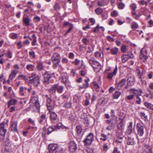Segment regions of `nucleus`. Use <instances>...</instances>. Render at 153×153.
<instances>
[{
    "mask_svg": "<svg viewBox=\"0 0 153 153\" xmlns=\"http://www.w3.org/2000/svg\"><path fill=\"white\" fill-rule=\"evenodd\" d=\"M56 87V86L54 85L49 89L48 91L50 94H55Z\"/></svg>",
    "mask_w": 153,
    "mask_h": 153,
    "instance_id": "obj_24",
    "label": "nucleus"
},
{
    "mask_svg": "<svg viewBox=\"0 0 153 153\" xmlns=\"http://www.w3.org/2000/svg\"><path fill=\"white\" fill-rule=\"evenodd\" d=\"M17 102V101L14 99L11 100L8 102V106L9 107L10 105H13L16 104Z\"/></svg>",
    "mask_w": 153,
    "mask_h": 153,
    "instance_id": "obj_40",
    "label": "nucleus"
},
{
    "mask_svg": "<svg viewBox=\"0 0 153 153\" xmlns=\"http://www.w3.org/2000/svg\"><path fill=\"white\" fill-rule=\"evenodd\" d=\"M33 20L34 22H37L40 21L41 19L38 16H36L34 18Z\"/></svg>",
    "mask_w": 153,
    "mask_h": 153,
    "instance_id": "obj_60",
    "label": "nucleus"
},
{
    "mask_svg": "<svg viewBox=\"0 0 153 153\" xmlns=\"http://www.w3.org/2000/svg\"><path fill=\"white\" fill-rule=\"evenodd\" d=\"M70 148L71 149L75 151L77 148L76 145L74 141H71L70 143Z\"/></svg>",
    "mask_w": 153,
    "mask_h": 153,
    "instance_id": "obj_29",
    "label": "nucleus"
},
{
    "mask_svg": "<svg viewBox=\"0 0 153 153\" xmlns=\"http://www.w3.org/2000/svg\"><path fill=\"white\" fill-rule=\"evenodd\" d=\"M55 130H56L59 129L61 128H64L65 126L63 125L61 123H59L55 126H53Z\"/></svg>",
    "mask_w": 153,
    "mask_h": 153,
    "instance_id": "obj_23",
    "label": "nucleus"
},
{
    "mask_svg": "<svg viewBox=\"0 0 153 153\" xmlns=\"http://www.w3.org/2000/svg\"><path fill=\"white\" fill-rule=\"evenodd\" d=\"M76 129L78 135L80 134L82 131L81 127L79 126H76Z\"/></svg>",
    "mask_w": 153,
    "mask_h": 153,
    "instance_id": "obj_37",
    "label": "nucleus"
},
{
    "mask_svg": "<svg viewBox=\"0 0 153 153\" xmlns=\"http://www.w3.org/2000/svg\"><path fill=\"white\" fill-rule=\"evenodd\" d=\"M50 77H44V82L46 84L49 83V80Z\"/></svg>",
    "mask_w": 153,
    "mask_h": 153,
    "instance_id": "obj_61",
    "label": "nucleus"
},
{
    "mask_svg": "<svg viewBox=\"0 0 153 153\" xmlns=\"http://www.w3.org/2000/svg\"><path fill=\"white\" fill-rule=\"evenodd\" d=\"M144 105L148 108L153 111V105L149 102H145Z\"/></svg>",
    "mask_w": 153,
    "mask_h": 153,
    "instance_id": "obj_26",
    "label": "nucleus"
},
{
    "mask_svg": "<svg viewBox=\"0 0 153 153\" xmlns=\"http://www.w3.org/2000/svg\"><path fill=\"white\" fill-rule=\"evenodd\" d=\"M123 131L122 130H118L116 132V135L117 136H120L123 134Z\"/></svg>",
    "mask_w": 153,
    "mask_h": 153,
    "instance_id": "obj_50",
    "label": "nucleus"
},
{
    "mask_svg": "<svg viewBox=\"0 0 153 153\" xmlns=\"http://www.w3.org/2000/svg\"><path fill=\"white\" fill-rule=\"evenodd\" d=\"M140 115L141 117V118L145 121L147 120V116L144 112H140Z\"/></svg>",
    "mask_w": 153,
    "mask_h": 153,
    "instance_id": "obj_36",
    "label": "nucleus"
},
{
    "mask_svg": "<svg viewBox=\"0 0 153 153\" xmlns=\"http://www.w3.org/2000/svg\"><path fill=\"white\" fill-rule=\"evenodd\" d=\"M82 41L85 45H87L89 43V40L86 38H83L82 39Z\"/></svg>",
    "mask_w": 153,
    "mask_h": 153,
    "instance_id": "obj_59",
    "label": "nucleus"
},
{
    "mask_svg": "<svg viewBox=\"0 0 153 153\" xmlns=\"http://www.w3.org/2000/svg\"><path fill=\"white\" fill-rule=\"evenodd\" d=\"M55 85L56 86V89L59 93H61L63 91V87L62 86H59L58 84H55Z\"/></svg>",
    "mask_w": 153,
    "mask_h": 153,
    "instance_id": "obj_30",
    "label": "nucleus"
},
{
    "mask_svg": "<svg viewBox=\"0 0 153 153\" xmlns=\"http://www.w3.org/2000/svg\"><path fill=\"white\" fill-rule=\"evenodd\" d=\"M98 83L96 81H94L93 82L92 85L94 86V89H96L97 90H99V86L98 84L100 83V77H98Z\"/></svg>",
    "mask_w": 153,
    "mask_h": 153,
    "instance_id": "obj_18",
    "label": "nucleus"
},
{
    "mask_svg": "<svg viewBox=\"0 0 153 153\" xmlns=\"http://www.w3.org/2000/svg\"><path fill=\"white\" fill-rule=\"evenodd\" d=\"M71 103L70 102H67L63 105V107L67 108H69L71 106Z\"/></svg>",
    "mask_w": 153,
    "mask_h": 153,
    "instance_id": "obj_41",
    "label": "nucleus"
},
{
    "mask_svg": "<svg viewBox=\"0 0 153 153\" xmlns=\"http://www.w3.org/2000/svg\"><path fill=\"white\" fill-rule=\"evenodd\" d=\"M32 37L33 38V41L32 43V45L33 46H34L35 45V43L36 42V38L35 34H33Z\"/></svg>",
    "mask_w": 153,
    "mask_h": 153,
    "instance_id": "obj_43",
    "label": "nucleus"
},
{
    "mask_svg": "<svg viewBox=\"0 0 153 153\" xmlns=\"http://www.w3.org/2000/svg\"><path fill=\"white\" fill-rule=\"evenodd\" d=\"M36 68L37 70L41 71L43 70L44 67L42 63L39 62L37 64Z\"/></svg>",
    "mask_w": 153,
    "mask_h": 153,
    "instance_id": "obj_31",
    "label": "nucleus"
},
{
    "mask_svg": "<svg viewBox=\"0 0 153 153\" xmlns=\"http://www.w3.org/2000/svg\"><path fill=\"white\" fill-rule=\"evenodd\" d=\"M6 123L5 122H3L0 124V139L3 140L5 137V134L7 132L5 128Z\"/></svg>",
    "mask_w": 153,
    "mask_h": 153,
    "instance_id": "obj_3",
    "label": "nucleus"
},
{
    "mask_svg": "<svg viewBox=\"0 0 153 153\" xmlns=\"http://www.w3.org/2000/svg\"><path fill=\"white\" fill-rule=\"evenodd\" d=\"M62 81L63 83L65 84L69 82L68 77H62Z\"/></svg>",
    "mask_w": 153,
    "mask_h": 153,
    "instance_id": "obj_53",
    "label": "nucleus"
},
{
    "mask_svg": "<svg viewBox=\"0 0 153 153\" xmlns=\"http://www.w3.org/2000/svg\"><path fill=\"white\" fill-rule=\"evenodd\" d=\"M48 151L47 153H57L59 151V153H63L64 152L63 149L60 148L56 144H50L48 146Z\"/></svg>",
    "mask_w": 153,
    "mask_h": 153,
    "instance_id": "obj_1",
    "label": "nucleus"
},
{
    "mask_svg": "<svg viewBox=\"0 0 153 153\" xmlns=\"http://www.w3.org/2000/svg\"><path fill=\"white\" fill-rule=\"evenodd\" d=\"M127 143L128 145H133L135 143V142L133 137H128Z\"/></svg>",
    "mask_w": 153,
    "mask_h": 153,
    "instance_id": "obj_19",
    "label": "nucleus"
},
{
    "mask_svg": "<svg viewBox=\"0 0 153 153\" xmlns=\"http://www.w3.org/2000/svg\"><path fill=\"white\" fill-rule=\"evenodd\" d=\"M94 134L92 133H89L83 141L84 145L88 146L91 145L94 140Z\"/></svg>",
    "mask_w": 153,
    "mask_h": 153,
    "instance_id": "obj_2",
    "label": "nucleus"
},
{
    "mask_svg": "<svg viewBox=\"0 0 153 153\" xmlns=\"http://www.w3.org/2000/svg\"><path fill=\"white\" fill-rule=\"evenodd\" d=\"M10 37L12 39H16L17 37V35L16 33H12L10 35Z\"/></svg>",
    "mask_w": 153,
    "mask_h": 153,
    "instance_id": "obj_45",
    "label": "nucleus"
},
{
    "mask_svg": "<svg viewBox=\"0 0 153 153\" xmlns=\"http://www.w3.org/2000/svg\"><path fill=\"white\" fill-rule=\"evenodd\" d=\"M152 146L148 144H144L143 148L146 153H153Z\"/></svg>",
    "mask_w": 153,
    "mask_h": 153,
    "instance_id": "obj_9",
    "label": "nucleus"
},
{
    "mask_svg": "<svg viewBox=\"0 0 153 153\" xmlns=\"http://www.w3.org/2000/svg\"><path fill=\"white\" fill-rule=\"evenodd\" d=\"M81 62L80 60L78 59H76L74 61L72 62L73 64H75L76 65H78Z\"/></svg>",
    "mask_w": 153,
    "mask_h": 153,
    "instance_id": "obj_51",
    "label": "nucleus"
},
{
    "mask_svg": "<svg viewBox=\"0 0 153 153\" xmlns=\"http://www.w3.org/2000/svg\"><path fill=\"white\" fill-rule=\"evenodd\" d=\"M127 56L126 54H124L121 56L122 62V63H124L127 61L128 58H127Z\"/></svg>",
    "mask_w": 153,
    "mask_h": 153,
    "instance_id": "obj_38",
    "label": "nucleus"
},
{
    "mask_svg": "<svg viewBox=\"0 0 153 153\" xmlns=\"http://www.w3.org/2000/svg\"><path fill=\"white\" fill-rule=\"evenodd\" d=\"M130 7L131 9L133 10H135L137 8V6L136 4L134 3L131 4Z\"/></svg>",
    "mask_w": 153,
    "mask_h": 153,
    "instance_id": "obj_64",
    "label": "nucleus"
},
{
    "mask_svg": "<svg viewBox=\"0 0 153 153\" xmlns=\"http://www.w3.org/2000/svg\"><path fill=\"white\" fill-rule=\"evenodd\" d=\"M117 120V117L113 115V116H112L110 120H105V123H114V124H116V121Z\"/></svg>",
    "mask_w": 153,
    "mask_h": 153,
    "instance_id": "obj_15",
    "label": "nucleus"
},
{
    "mask_svg": "<svg viewBox=\"0 0 153 153\" xmlns=\"http://www.w3.org/2000/svg\"><path fill=\"white\" fill-rule=\"evenodd\" d=\"M101 136L102 137L100 138V139L105 141L106 140L107 136L104 133H102L101 134Z\"/></svg>",
    "mask_w": 153,
    "mask_h": 153,
    "instance_id": "obj_52",
    "label": "nucleus"
},
{
    "mask_svg": "<svg viewBox=\"0 0 153 153\" xmlns=\"http://www.w3.org/2000/svg\"><path fill=\"white\" fill-rule=\"evenodd\" d=\"M143 77H139V80L142 82V84L146 85V81L143 79Z\"/></svg>",
    "mask_w": 153,
    "mask_h": 153,
    "instance_id": "obj_62",
    "label": "nucleus"
},
{
    "mask_svg": "<svg viewBox=\"0 0 153 153\" xmlns=\"http://www.w3.org/2000/svg\"><path fill=\"white\" fill-rule=\"evenodd\" d=\"M24 79H27V82L29 83H33L36 84L39 83V77H23Z\"/></svg>",
    "mask_w": 153,
    "mask_h": 153,
    "instance_id": "obj_8",
    "label": "nucleus"
},
{
    "mask_svg": "<svg viewBox=\"0 0 153 153\" xmlns=\"http://www.w3.org/2000/svg\"><path fill=\"white\" fill-rule=\"evenodd\" d=\"M134 98V95L133 94L129 95L127 96L125 98L126 100H130Z\"/></svg>",
    "mask_w": 153,
    "mask_h": 153,
    "instance_id": "obj_58",
    "label": "nucleus"
},
{
    "mask_svg": "<svg viewBox=\"0 0 153 153\" xmlns=\"http://www.w3.org/2000/svg\"><path fill=\"white\" fill-rule=\"evenodd\" d=\"M125 7V4L121 2H120L118 4V8L120 9H123Z\"/></svg>",
    "mask_w": 153,
    "mask_h": 153,
    "instance_id": "obj_42",
    "label": "nucleus"
},
{
    "mask_svg": "<svg viewBox=\"0 0 153 153\" xmlns=\"http://www.w3.org/2000/svg\"><path fill=\"white\" fill-rule=\"evenodd\" d=\"M140 96H136V98L137 100L135 102L136 103L138 104H140L141 102V100L140 98L139 97Z\"/></svg>",
    "mask_w": 153,
    "mask_h": 153,
    "instance_id": "obj_47",
    "label": "nucleus"
},
{
    "mask_svg": "<svg viewBox=\"0 0 153 153\" xmlns=\"http://www.w3.org/2000/svg\"><path fill=\"white\" fill-rule=\"evenodd\" d=\"M117 72V67L116 66L113 72L108 73V76H114L116 75Z\"/></svg>",
    "mask_w": 153,
    "mask_h": 153,
    "instance_id": "obj_28",
    "label": "nucleus"
},
{
    "mask_svg": "<svg viewBox=\"0 0 153 153\" xmlns=\"http://www.w3.org/2000/svg\"><path fill=\"white\" fill-rule=\"evenodd\" d=\"M27 88L26 87H20L19 88V94L22 96L25 95L27 92Z\"/></svg>",
    "mask_w": 153,
    "mask_h": 153,
    "instance_id": "obj_17",
    "label": "nucleus"
},
{
    "mask_svg": "<svg viewBox=\"0 0 153 153\" xmlns=\"http://www.w3.org/2000/svg\"><path fill=\"white\" fill-rule=\"evenodd\" d=\"M132 122H131L129 123V124L125 132V134L126 135L131 134L132 132Z\"/></svg>",
    "mask_w": 153,
    "mask_h": 153,
    "instance_id": "obj_12",
    "label": "nucleus"
},
{
    "mask_svg": "<svg viewBox=\"0 0 153 153\" xmlns=\"http://www.w3.org/2000/svg\"><path fill=\"white\" fill-rule=\"evenodd\" d=\"M90 80L88 78H87L86 79H85L84 80V83L83 84V87L85 88H87L89 86L88 82H89Z\"/></svg>",
    "mask_w": 153,
    "mask_h": 153,
    "instance_id": "obj_34",
    "label": "nucleus"
},
{
    "mask_svg": "<svg viewBox=\"0 0 153 153\" xmlns=\"http://www.w3.org/2000/svg\"><path fill=\"white\" fill-rule=\"evenodd\" d=\"M129 91L132 92V93L136 95V96H141V94L143 93L141 89L137 90L135 88H132L129 90Z\"/></svg>",
    "mask_w": 153,
    "mask_h": 153,
    "instance_id": "obj_13",
    "label": "nucleus"
},
{
    "mask_svg": "<svg viewBox=\"0 0 153 153\" xmlns=\"http://www.w3.org/2000/svg\"><path fill=\"white\" fill-rule=\"evenodd\" d=\"M121 50L123 53H125L127 51L126 46L125 45H122L121 48Z\"/></svg>",
    "mask_w": 153,
    "mask_h": 153,
    "instance_id": "obj_57",
    "label": "nucleus"
},
{
    "mask_svg": "<svg viewBox=\"0 0 153 153\" xmlns=\"http://www.w3.org/2000/svg\"><path fill=\"white\" fill-rule=\"evenodd\" d=\"M92 67L94 68V71L96 72L99 71L101 68L100 64L96 61H94V64L92 65Z\"/></svg>",
    "mask_w": 153,
    "mask_h": 153,
    "instance_id": "obj_11",
    "label": "nucleus"
},
{
    "mask_svg": "<svg viewBox=\"0 0 153 153\" xmlns=\"http://www.w3.org/2000/svg\"><path fill=\"white\" fill-rule=\"evenodd\" d=\"M30 102L34 104V105L38 111H39L40 105L39 103L38 102V98L37 95L32 96L31 97Z\"/></svg>",
    "mask_w": 153,
    "mask_h": 153,
    "instance_id": "obj_6",
    "label": "nucleus"
},
{
    "mask_svg": "<svg viewBox=\"0 0 153 153\" xmlns=\"http://www.w3.org/2000/svg\"><path fill=\"white\" fill-rule=\"evenodd\" d=\"M26 68L28 71H32L34 70L35 66L32 64H28L26 66Z\"/></svg>",
    "mask_w": 153,
    "mask_h": 153,
    "instance_id": "obj_32",
    "label": "nucleus"
},
{
    "mask_svg": "<svg viewBox=\"0 0 153 153\" xmlns=\"http://www.w3.org/2000/svg\"><path fill=\"white\" fill-rule=\"evenodd\" d=\"M118 14V13L117 11L114 10L111 13V15L112 16L116 17L117 16Z\"/></svg>",
    "mask_w": 153,
    "mask_h": 153,
    "instance_id": "obj_63",
    "label": "nucleus"
},
{
    "mask_svg": "<svg viewBox=\"0 0 153 153\" xmlns=\"http://www.w3.org/2000/svg\"><path fill=\"white\" fill-rule=\"evenodd\" d=\"M81 65L80 68H82L83 69L80 71V74L82 76H85L87 73V71L85 69L86 66L84 65L82 60H81Z\"/></svg>",
    "mask_w": 153,
    "mask_h": 153,
    "instance_id": "obj_10",
    "label": "nucleus"
},
{
    "mask_svg": "<svg viewBox=\"0 0 153 153\" xmlns=\"http://www.w3.org/2000/svg\"><path fill=\"white\" fill-rule=\"evenodd\" d=\"M31 20L30 18L28 16H24L23 21L25 25L26 26H29L30 25V22Z\"/></svg>",
    "mask_w": 153,
    "mask_h": 153,
    "instance_id": "obj_14",
    "label": "nucleus"
},
{
    "mask_svg": "<svg viewBox=\"0 0 153 153\" xmlns=\"http://www.w3.org/2000/svg\"><path fill=\"white\" fill-rule=\"evenodd\" d=\"M121 94L120 92L119 91H115L113 94V97L114 99H117Z\"/></svg>",
    "mask_w": 153,
    "mask_h": 153,
    "instance_id": "obj_25",
    "label": "nucleus"
},
{
    "mask_svg": "<svg viewBox=\"0 0 153 153\" xmlns=\"http://www.w3.org/2000/svg\"><path fill=\"white\" fill-rule=\"evenodd\" d=\"M40 119L39 120V122L40 123H42L43 120H47L46 116L45 114H42L40 117Z\"/></svg>",
    "mask_w": 153,
    "mask_h": 153,
    "instance_id": "obj_35",
    "label": "nucleus"
},
{
    "mask_svg": "<svg viewBox=\"0 0 153 153\" xmlns=\"http://www.w3.org/2000/svg\"><path fill=\"white\" fill-rule=\"evenodd\" d=\"M131 27L132 29H137L138 27L137 24L135 22H133L131 25Z\"/></svg>",
    "mask_w": 153,
    "mask_h": 153,
    "instance_id": "obj_44",
    "label": "nucleus"
},
{
    "mask_svg": "<svg viewBox=\"0 0 153 153\" xmlns=\"http://www.w3.org/2000/svg\"><path fill=\"white\" fill-rule=\"evenodd\" d=\"M17 122L16 121L13 122L11 125V130L13 131L18 132L17 129Z\"/></svg>",
    "mask_w": 153,
    "mask_h": 153,
    "instance_id": "obj_20",
    "label": "nucleus"
},
{
    "mask_svg": "<svg viewBox=\"0 0 153 153\" xmlns=\"http://www.w3.org/2000/svg\"><path fill=\"white\" fill-rule=\"evenodd\" d=\"M47 106L49 112L53 108L54 106L55 105V102L54 100H52L50 98L47 99Z\"/></svg>",
    "mask_w": 153,
    "mask_h": 153,
    "instance_id": "obj_5",
    "label": "nucleus"
},
{
    "mask_svg": "<svg viewBox=\"0 0 153 153\" xmlns=\"http://www.w3.org/2000/svg\"><path fill=\"white\" fill-rule=\"evenodd\" d=\"M96 13L98 15L100 14L102 12V10L100 8H98L95 10Z\"/></svg>",
    "mask_w": 153,
    "mask_h": 153,
    "instance_id": "obj_49",
    "label": "nucleus"
},
{
    "mask_svg": "<svg viewBox=\"0 0 153 153\" xmlns=\"http://www.w3.org/2000/svg\"><path fill=\"white\" fill-rule=\"evenodd\" d=\"M119 49L117 47H114L111 48L110 50V53L113 55H116L118 53Z\"/></svg>",
    "mask_w": 153,
    "mask_h": 153,
    "instance_id": "obj_22",
    "label": "nucleus"
},
{
    "mask_svg": "<svg viewBox=\"0 0 153 153\" xmlns=\"http://www.w3.org/2000/svg\"><path fill=\"white\" fill-rule=\"evenodd\" d=\"M145 70L141 68H138L136 70V72L138 76H143V74L145 72Z\"/></svg>",
    "mask_w": 153,
    "mask_h": 153,
    "instance_id": "obj_21",
    "label": "nucleus"
},
{
    "mask_svg": "<svg viewBox=\"0 0 153 153\" xmlns=\"http://www.w3.org/2000/svg\"><path fill=\"white\" fill-rule=\"evenodd\" d=\"M118 128L119 130H122L124 128L123 124L122 121L118 124Z\"/></svg>",
    "mask_w": 153,
    "mask_h": 153,
    "instance_id": "obj_46",
    "label": "nucleus"
},
{
    "mask_svg": "<svg viewBox=\"0 0 153 153\" xmlns=\"http://www.w3.org/2000/svg\"><path fill=\"white\" fill-rule=\"evenodd\" d=\"M50 119L52 121L56 120L57 118V114L54 112H50Z\"/></svg>",
    "mask_w": 153,
    "mask_h": 153,
    "instance_id": "obj_16",
    "label": "nucleus"
},
{
    "mask_svg": "<svg viewBox=\"0 0 153 153\" xmlns=\"http://www.w3.org/2000/svg\"><path fill=\"white\" fill-rule=\"evenodd\" d=\"M107 4V3L105 2V0H100L98 2V5L100 6H103Z\"/></svg>",
    "mask_w": 153,
    "mask_h": 153,
    "instance_id": "obj_33",
    "label": "nucleus"
},
{
    "mask_svg": "<svg viewBox=\"0 0 153 153\" xmlns=\"http://www.w3.org/2000/svg\"><path fill=\"white\" fill-rule=\"evenodd\" d=\"M51 59L54 64L53 67L54 68H56L60 62L59 54L58 53H55L53 56L52 57Z\"/></svg>",
    "mask_w": 153,
    "mask_h": 153,
    "instance_id": "obj_4",
    "label": "nucleus"
},
{
    "mask_svg": "<svg viewBox=\"0 0 153 153\" xmlns=\"http://www.w3.org/2000/svg\"><path fill=\"white\" fill-rule=\"evenodd\" d=\"M108 124V126L106 127V129L107 130L111 131L112 129L114 128L115 124L114 123H107Z\"/></svg>",
    "mask_w": 153,
    "mask_h": 153,
    "instance_id": "obj_27",
    "label": "nucleus"
},
{
    "mask_svg": "<svg viewBox=\"0 0 153 153\" xmlns=\"http://www.w3.org/2000/svg\"><path fill=\"white\" fill-rule=\"evenodd\" d=\"M17 73V71L16 70H13L12 71L9 76H15Z\"/></svg>",
    "mask_w": 153,
    "mask_h": 153,
    "instance_id": "obj_48",
    "label": "nucleus"
},
{
    "mask_svg": "<svg viewBox=\"0 0 153 153\" xmlns=\"http://www.w3.org/2000/svg\"><path fill=\"white\" fill-rule=\"evenodd\" d=\"M126 82L125 79H122L120 81V82L119 83V85L120 87L123 86L124 84Z\"/></svg>",
    "mask_w": 153,
    "mask_h": 153,
    "instance_id": "obj_54",
    "label": "nucleus"
},
{
    "mask_svg": "<svg viewBox=\"0 0 153 153\" xmlns=\"http://www.w3.org/2000/svg\"><path fill=\"white\" fill-rule=\"evenodd\" d=\"M140 58L143 60V61H145V60H147L148 58V57L145 55H143V54H141L140 56Z\"/></svg>",
    "mask_w": 153,
    "mask_h": 153,
    "instance_id": "obj_56",
    "label": "nucleus"
},
{
    "mask_svg": "<svg viewBox=\"0 0 153 153\" xmlns=\"http://www.w3.org/2000/svg\"><path fill=\"white\" fill-rule=\"evenodd\" d=\"M48 132L47 134H49L53 131L55 130L53 126L49 127L48 128Z\"/></svg>",
    "mask_w": 153,
    "mask_h": 153,
    "instance_id": "obj_39",
    "label": "nucleus"
},
{
    "mask_svg": "<svg viewBox=\"0 0 153 153\" xmlns=\"http://www.w3.org/2000/svg\"><path fill=\"white\" fill-rule=\"evenodd\" d=\"M127 55V58L128 59H132L134 58V55L131 52H128Z\"/></svg>",
    "mask_w": 153,
    "mask_h": 153,
    "instance_id": "obj_55",
    "label": "nucleus"
},
{
    "mask_svg": "<svg viewBox=\"0 0 153 153\" xmlns=\"http://www.w3.org/2000/svg\"><path fill=\"white\" fill-rule=\"evenodd\" d=\"M136 129L138 135L142 136L144 133V127L140 123H137L136 125Z\"/></svg>",
    "mask_w": 153,
    "mask_h": 153,
    "instance_id": "obj_7",
    "label": "nucleus"
}]
</instances>
